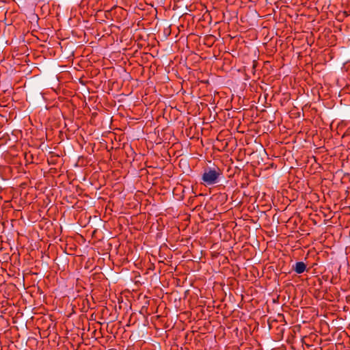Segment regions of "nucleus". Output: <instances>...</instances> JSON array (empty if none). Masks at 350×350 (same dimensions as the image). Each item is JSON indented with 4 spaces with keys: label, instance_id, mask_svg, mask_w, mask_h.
Returning a JSON list of instances; mask_svg holds the SVG:
<instances>
[{
    "label": "nucleus",
    "instance_id": "nucleus-1",
    "mask_svg": "<svg viewBox=\"0 0 350 350\" xmlns=\"http://www.w3.org/2000/svg\"><path fill=\"white\" fill-rule=\"evenodd\" d=\"M222 174V170L217 166L207 167L204 169L202 180L204 183L205 185H214L219 182Z\"/></svg>",
    "mask_w": 350,
    "mask_h": 350
},
{
    "label": "nucleus",
    "instance_id": "nucleus-2",
    "mask_svg": "<svg viewBox=\"0 0 350 350\" xmlns=\"http://www.w3.org/2000/svg\"><path fill=\"white\" fill-rule=\"evenodd\" d=\"M293 270L297 273L301 274L306 270V265L304 262H297L293 266Z\"/></svg>",
    "mask_w": 350,
    "mask_h": 350
},
{
    "label": "nucleus",
    "instance_id": "nucleus-3",
    "mask_svg": "<svg viewBox=\"0 0 350 350\" xmlns=\"http://www.w3.org/2000/svg\"><path fill=\"white\" fill-rule=\"evenodd\" d=\"M278 317H282V318H284L283 314H278Z\"/></svg>",
    "mask_w": 350,
    "mask_h": 350
}]
</instances>
